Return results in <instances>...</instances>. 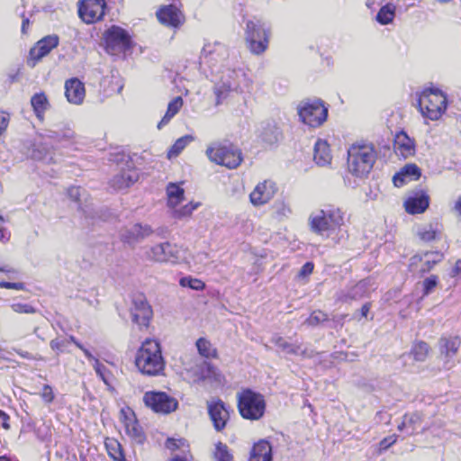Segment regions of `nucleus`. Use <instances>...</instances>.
<instances>
[{
    "instance_id": "nucleus-12",
    "label": "nucleus",
    "mask_w": 461,
    "mask_h": 461,
    "mask_svg": "<svg viewBox=\"0 0 461 461\" xmlns=\"http://www.w3.org/2000/svg\"><path fill=\"white\" fill-rule=\"evenodd\" d=\"M143 402L155 412L165 414L176 411L178 406L177 400L164 392H147L143 396Z\"/></svg>"
},
{
    "instance_id": "nucleus-13",
    "label": "nucleus",
    "mask_w": 461,
    "mask_h": 461,
    "mask_svg": "<svg viewBox=\"0 0 461 461\" xmlns=\"http://www.w3.org/2000/svg\"><path fill=\"white\" fill-rule=\"evenodd\" d=\"M443 259L438 251H426L412 256L410 258L409 269L413 274H424Z\"/></svg>"
},
{
    "instance_id": "nucleus-17",
    "label": "nucleus",
    "mask_w": 461,
    "mask_h": 461,
    "mask_svg": "<svg viewBox=\"0 0 461 461\" xmlns=\"http://www.w3.org/2000/svg\"><path fill=\"white\" fill-rule=\"evenodd\" d=\"M120 420L123 425L125 433L138 443H142L144 440V434L140 426L139 425L135 413L130 408H122L120 411Z\"/></svg>"
},
{
    "instance_id": "nucleus-22",
    "label": "nucleus",
    "mask_w": 461,
    "mask_h": 461,
    "mask_svg": "<svg viewBox=\"0 0 461 461\" xmlns=\"http://www.w3.org/2000/svg\"><path fill=\"white\" fill-rule=\"evenodd\" d=\"M157 17L161 23L171 27H178L185 20L183 14L175 5L160 8L157 12Z\"/></svg>"
},
{
    "instance_id": "nucleus-5",
    "label": "nucleus",
    "mask_w": 461,
    "mask_h": 461,
    "mask_svg": "<svg viewBox=\"0 0 461 461\" xmlns=\"http://www.w3.org/2000/svg\"><path fill=\"white\" fill-rule=\"evenodd\" d=\"M418 103L422 115L436 121L446 111L447 96L438 89L428 88L421 92Z\"/></svg>"
},
{
    "instance_id": "nucleus-57",
    "label": "nucleus",
    "mask_w": 461,
    "mask_h": 461,
    "mask_svg": "<svg viewBox=\"0 0 461 461\" xmlns=\"http://www.w3.org/2000/svg\"><path fill=\"white\" fill-rule=\"evenodd\" d=\"M312 270H313V264L311 262H307L302 267L299 275L301 276H306L312 274Z\"/></svg>"
},
{
    "instance_id": "nucleus-30",
    "label": "nucleus",
    "mask_w": 461,
    "mask_h": 461,
    "mask_svg": "<svg viewBox=\"0 0 461 461\" xmlns=\"http://www.w3.org/2000/svg\"><path fill=\"white\" fill-rule=\"evenodd\" d=\"M422 421V414L419 411L406 413L402 417V422L398 425L400 431H404L408 435H412L420 427Z\"/></svg>"
},
{
    "instance_id": "nucleus-63",
    "label": "nucleus",
    "mask_w": 461,
    "mask_h": 461,
    "mask_svg": "<svg viewBox=\"0 0 461 461\" xmlns=\"http://www.w3.org/2000/svg\"><path fill=\"white\" fill-rule=\"evenodd\" d=\"M452 272H453V273H452V276H456V275H459V274H461V259H460V260H457V261L456 262V265H455V267H454V268H453V271H452Z\"/></svg>"
},
{
    "instance_id": "nucleus-9",
    "label": "nucleus",
    "mask_w": 461,
    "mask_h": 461,
    "mask_svg": "<svg viewBox=\"0 0 461 461\" xmlns=\"http://www.w3.org/2000/svg\"><path fill=\"white\" fill-rule=\"evenodd\" d=\"M298 114L304 124L315 128L326 121L328 109L320 100H307L298 105Z\"/></svg>"
},
{
    "instance_id": "nucleus-35",
    "label": "nucleus",
    "mask_w": 461,
    "mask_h": 461,
    "mask_svg": "<svg viewBox=\"0 0 461 461\" xmlns=\"http://www.w3.org/2000/svg\"><path fill=\"white\" fill-rule=\"evenodd\" d=\"M167 206L171 209L178 206L185 200V190L176 183L167 186Z\"/></svg>"
},
{
    "instance_id": "nucleus-6",
    "label": "nucleus",
    "mask_w": 461,
    "mask_h": 461,
    "mask_svg": "<svg viewBox=\"0 0 461 461\" xmlns=\"http://www.w3.org/2000/svg\"><path fill=\"white\" fill-rule=\"evenodd\" d=\"M206 155L212 162L228 168H236L242 161L240 149L232 144L212 143L207 148Z\"/></svg>"
},
{
    "instance_id": "nucleus-34",
    "label": "nucleus",
    "mask_w": 461,
    "mask_h": 461,
    "mask_svg": "<svg viewBox=\"0 0 461 461\" xmlns=\"http://www.w3.org/2000/svg\"><path fill=\"white\" fill-rule=\"evenodd\" d=\"M271 209L273 216L278 221H285L288 219L293 213L290 202L285 198L276 200L272 204Z\"/></svg>"
},
{
    "instance_id": "nucleus-21",
    "label": "nucleus",
    "mask_w": 461,
    "mask_h": 461,
    "mask_svg": "<svg viewBox=\"0 0 461 461\" xmlns=\"http://www.w3.org/2000/svg\"><path fill=\"white\" fill-rule=\"evenodd\" d=\"M372 284L370 279H364L346 291H341L338 300L342 303H350L367 296L371 292Z\"/></svg>"
},
{
    "instance_id": "nucleus-4",
    "label": "nucleus",
    "mask_w": 461,
    "mask_h": 461,
    "mask_svg": "<svg viewBox=\"0 0 461 461\" xmlns=\"http://www.w3.org/2000/svg\"><path fill=\"white\" fill-rule=\"evenodd\" d=\"M375 158L371 144H353L348 150V170L357 176H364L371 171Z\"/></svg>"
},
{
    "instance_id": "nucleus-47",
    "label": "nucleus",
    "mask_w": 461,
    "mask_h": 461,
    "mask_svg": "<svg viewBox=\"0 0 461 461\" xmlns=\"http://www.w3.org/2000/svg\"><path fill=\"white\" fill-rule=\"evenodd\" d=\"M32 157L36 160H42L46 163L54 162L50 150L44 146H38L33 149Z\"/></svg>"
},
{
    "instance_id": "nucleus-14",
    "label": "nucleus",
    "mask_w": 461,
    "mask_h": 461,
    "mask_svg": "<svg viewBox=\"0 0 461 461\" xmlns=\"http://www.w3.org/2000/svg\"><path fill=\"white\" fill-rule=\"evenodd\" d=\"M131 315L132 321L140 329L147 328L149 325L153 312L142 294H138L133 297Z\"/></svg>"
},
{
    "instance_id": "nucleus-55",
    "label": "nucleus",
    "mask_w": 461,
    "mask_h": 461,
    "mask_svg": "<svg viewBox=\"0 0 461 461\" xmlns=\"http://www.w3.org/2000/svg\"><path fill=\"white\" fill-rule=\"evenodd\" d=\"M0 288L14 289V290H24L25 286H24V284L21 283V282L11 283V282L1 281L0 282Z\"/></svg>"
},
{
    "instance_id": "nucleus-2",
    "label": "nucleus",
    "mask_w": 461,
    "mask_h": 461,
    "mask_svg": "<svg viewBox=\"0 0 461 461\" xmlns=\"http://www.w3.org/2000/svg\"><path fill=\"white\" fill-rule=\"evenodd\" d=\"M312 231L316 234L331 238L339 242L343 238L342 227L345 224L344 212L338 207L328 206L313 211L308 219Z\"/></svg>"
},
{
    "instance_id": "nucleus-37",
    "label": "nucleus",
    "mask_w": 461,
    "mask_h": 461,
    "mask_svg": "<svg viewBox=\"0 0 461 461\" xmlns=\"http://www.w3.org/2000/svg\"><path fill=\"white\" fill-rule=\"evenodd\" d=\"M183 99L180 96L175 97L167 105V112L161 121L158 123V128L161 129L167 125L169 121L179 112L183 106Z\"/></svg>"
},
{
    "instance_id": "nucleus-52",
    "label": "nucleus",
    "mask_w": 461,
    "mask_h": 461,
    "mask_svg": "<svg viewBox=\"0 0 461 461\" xmlns=\"http://www.w3.org/2000/svg\"><path fill=\"white\" fill-rule=\"evenodd\" d=\"M438 285L437 276H430L427 277L423 283V296L429 295Z\"/></svg>"
},
{
    "instance_id": "nucleus-26",
    "label": "nucleus",
    "mask_w": 461,
    "mask_h": 461,
    "mask_svg": "<svg viewBox=\"0 0 461 461\" xmlns=\"http://www.w3.org/2000/svg\"><path fill=\"white\" fill-rule=\"evenodd\" d=\"M429 205V196L424 192L409 196L404 202V208L410 214L422 213Z\"/></svg>"
},
{
    "instance_id": "nucleus-56",
    "label": "nucleus",
    "mask_w": 461,
    "mask_h": 461,
    "mask_svg": "<svg viewBox=\"0 0 461 461\" xmlns=\"http://www.w3.org/2000/svg\"><path fill=\"white\" fill-rule=\"evenodd\" d=\"M9 122V116L7 113H0V135L5 131Z\"/></svg>"
},
{
    "instance_id": "nucleus-44",
    "label": "nucleus",
    "mask_w": 461,
    "mask_h": 461,
    "mask_svg": "<svg viewBox=\"0 0 461 461\" xmlns=\"http://www.w3.org/2000/svg\"><path fill=\"white\" fill-rule=\"evenodd\" d=\"M438 232L437 224H427L418 230V236L421 240L429 242L437 239Z\"/></svg>"
},
{
    "instance_id": "nucleus-60",
    "label": "nucleus",
    "mask_w": 461,
    "mask_h": 461,
    "mask_svg": "<svg viewBox=\"0 0 461 461\" xmlns=\"http://www.w3.org/2000/svg\"><path fill=\"white\" fill-rule=\"evenodd\" d=\"M83 353L84 355L86 356V357L89 360V361H92L93 363H95V359H97L86 348H85L83 345H82V348H79Z\"/></svg>"
},
{
    "instance_id": "nucleus-64",
    "label": "nucleus",
    "mask_w": 461,
    "mask_h": 461,
    "mask_svg": "<svg viewBox=\"0 0 461 461\" xmlns=\"http://www.w3.org/2000/svg\"><path fill=\"white\" fill-rule=\"evenodd\" d=\"M17 353L23 358H26V359H32V356L31 353L27 352V351H17Z\"/></svg>"
},
{
    "instance_id": "nucleus-38",
    "label": "nucleus",
    "mask_w": 461,
    "mask_h": 461,
    "mask_svg": "<svg viewBox=\"0 0 461 461\" xmlns=\"http://www.w3.org/2000/svg\"><path fill=\"white\" fill-rule=\"evenodd\" d=\"M216 370L205 361H202L195 366V372L194 375V382L204 381L212 376L216 377Z\"/></svg>"
},
{
    "instance_id": "nucleus-41",
    "label": "nucleus",
    "mask_w": 461,
    "mask_h": 461,
    "mask_svg": "<svg viewBox=\"0 0 461 461\" xmlns=\"http://www.w3.org/2000/svg\"><path fill=\"white\" fill-rule=\"evenodd\" d=\"M31 104L37 117L41 120L43 113L49 108V102L46 95L42 93L35 94L32 97Z\"/></svg>"
},
{
    "instance_id": "nucleus-40",
    "label": "nucleus",
    "mask_w": 461,
    "mask_h": 461,
    "mask_svg": "<svg viewBox=\"0 0 461 461\" xmlns=\"http://www.w3.org/2000/svg\"><path fill=\"white\" fill-rule=\"evenodd\" d=\"M200 206V203L190 202L181 207L176 206L171 208L172 217L182 220L192 215L193 212Z\"/></svg>"
},
{
    "instance_id": "nucleus-62",
    "label": "nucleus",
    "mask_w": 461,
    "mask_h": 461,
    "mask_svg": "<svg viewBox=\"0 0 461 461\" xmlns=\"http://www.w3.org/2000/svg\"><path fill=\"white\" fill-rule=\"evenodd\" d=\"M370 307H371V305H370V303H366L362 306V308H361V315H362L363 317H366V318L367 317V314H368V312H369V311H370Z\"/></svg>"
},
{
    "instance_id": "nucleus-8",
    "label": "nucleus",
    "mask_w": 461,
    "mask_h": 461,
    "mask_svg": "<svg viewBox=\"0 0 461 461\" xmlns=\"http://www.w3.org/2000/svg\"><path fill=\"white\" fill-rule=\"evenodd\" d=\"M104 41L107 53L120 55L132 46L131 37L124 29L113 25L104 33Z\"/></svg>"
},
{
    "instance_id": "nucleus-16",
    "label": "nucleus",
    "mask_w": 461,
    "mask_h": 461,
    "mask_svg": "<svg viewBox=\"0 0 461 461\" xmlns=\"http://www.w3.org/2000/svg\"><path fill=\"white\" fill-rule=\"evenodd\" d=\"M104 8V0H84L79 6L78 14L86 23H93L102 19Z\"/></svg>"
},
{
    "instance_id": "nucleus-51",
    "label": "nucleus",
    "mask_w": 461,
    "mask_h": 461,
    "mask_svg": "<svg viewBox=\"0 0 461 461\" xmlns=\"http://www.w3.org/2000/svg\"><path fill=\"white\" fill-rule=\"evenodd\" d=\"M327 319L328 317L326 313L321 311H315L311 314V316L305 321L304 323L309 326H315L327 321Z\"/></svg>"
},
{
    "instance_id": "nucleus-49",
    "label": "nucleus",
    "mask_w": 461,
    "mask_h": 461,
    "mask_svg": "<svg viewBox=\"0 0 461 461\" xmlns=\"http://www.w3.org/2000/svg\"><path fill=\"white\" fill-rule=\"evenodd\" d=\"M10 308L16 313L32 314L37 312L32 304L23 303H13Z\"/></svg>"
},
{
    "instance_id": "nucleus-24",
    "label": "nucleus",
    "mask_w": 461,
    "mask_h": 461,
    "mask_svg": "<svg viewBox=\"0 0 461 461\" xmlns=\"http://www.w3.org/2000/svg\"><path fill=\"white\" fill-rule=\"evenodd\" d=\"M394 150L398 156L410 158L415 154V141L406 132L400 131L394 137Z\"/></svg>"
},
{
    "instance_id": "nucleus-19",
    "label": "nucleus",
    "mask_w": 461,
    "mask_h": 461,
    "mask_svg": "<svg viewBox=\"0 0 461 461\" xmlns=\"http://www.w3.org/2000/svg\"><path fill=\"white\" fill-rule=\"evenodd\" d=\"M59 39L55 34L48 35L40 40L30 50V61H33L32 66H35L37 61L48 55L59 45Z\"/></svg>"
},
{
    "instance_id": "nucleus-27",
    "label": "nucleus",
    "mask_w": 461,
    "mask_h": 461,
    "mask_svg": "<svg viewBox=\"0 0 461 461\" xmlns=\"http://www.w3.org/2000/svg\"><path fill=\"white\" fill-rule=\"evenodd\" d=\"M420 176V169L414 164H408L394 175L393 181L395 186L400 187L408 182L419 179Z\"/></svg>"
},
{
    "instance_id": "nucleus-53",
    "label": "nucleus",
    "mask_w": 461,
    "mask_h": 461,
    "mask_svg": "<svg viewBox=\"0 0 461 461\" xmlns=\"http://www.w3.org/2000/svg\"><path fill=\"white\" fill-rule=\"evenodd\" d=\"M40 395H41L42 401L47 404L51 403L55 399V393L53 392V389L49 384L43 385L42 390L40 393Z\"/></svg>"
},
{
    "instance_id": "nucleus-54",
    "label": "nucleus",
    "mask_w": 461,
    "mask_h": 461,
    "mask_svg": "<svg viewBox=\"0 0 461 461\" xmlns=\"http://www.w3.org/2000/svg\"><path fill=\"white\" fill-rule=\"evenodd\" d=\"M68 344V340L65 339H54L50 342V348L54 350L57 355L62 353Z\"/></svg>"
},
{
    "instance_id": "nucleus-10",
    "label": "nucleus",
    "mask_w": 461,
    "mask_h": 461,
    "mask_svg": "<svg viewBox=\"0 0 461 461\" xmlns=\"http://www.w3.org/2000/svg\"><path fill=\"white\" fill-rule=\"evenodd\" d=\"M269 30L259 21H249L246 25V41L250 51L259 55L268 46Z\"/></svg>"
},
{
    "instance_id": "nucleus-3",
    "label": "nucleus",
    "mask_w": 461,
    "mask_h": 461,
    "mask_svg": "<svg viewBox=\"0 0 461 461\" xmlns=\"http://www.w3.org/2000/svg\"><path fill=\"white\" fill-rule=\"evenodd\" d=\"M135 365L144 375H159L165 367L159 343L154 339H146L137 352Z\"/></svg>"
},
{
    "instance_id": "nucleus-45",
    "label": "nucleus",
    "mask_w": 461,
    "mask_h": 461,
    "mask_svg": "<svg viewBox=\"0 0 461 461\" xmlns=\"http://www.w3.org/2000/svg\"><path fill=\"white\" fill-rule=\"evenodd\" d=\"M166 447L171 451L182 449L185 455H188L189 444L185 438H167Z\"/></svg>"
},
{
    "instance_id": "nucleus-50",
    "label": "nucleus",
    "mask_w": 461,
    "mask_h": 461,
    "mask_svg": "<svg viewBox=\"0 0 461 461\" xmlns=\"http://www.w3.org/2000/svg\"><path fill=\"white\" fill-rule=\"evenodd\" d=\"M93 367L96 373V375L103 380V382L109 385V371L98 359H95V363H93Z\"/></svg>"
},
{
    "instance_id": "nucleus-29",
    "label": "nucleus",
    "mask_w": 461,
    "mask_h": 461,
    "mask_svg": "<svg viewBox=\"0 0 461 461\" xmlns=\"http://www.w3.org/2000/svg\"><path fill=\"white\" fill-rule=\"evenodd\" d=\"M429 351V347L427 343L423 341L415 343L411 352L402 357L404 365H409V361H411L410 365H413V362H424L428 357Z\"/></svg>"
},
{
    "instance_id": "nucleus-58",
    "label": "nucleus",
    "mask_w": 461,
    "mask_h": 461,
    "mask_svg": "<svg viewBox=\"0 0 461 461\" xmlns=\"http://www.w3.org/2000/svg\"><path fill=\"white\" fill-rule=\"evenodd\" d=\"M395 441H396V437L391 436L389 438H384L380 442V447L383 449H387L390 446H392L393 443H395Z\"/></svg>"
},
{
    "instance_id": "nucleus-32",
    "label": "nucleus",
    "mask_w": 461,
    "mask_h": 461,
    "mask_svg": "<svg viewBox=\"0 0 461 461\" xmlns=\"http://www.w3.org/2000/svg\"><path fill=\"white\" fill-rule=\"evenodd\" d=\"M315 162L319 166H327L331 161V154L330 150L329 144L327 141L322 140H318L314 145V155H313Z\"/></svg>"
},
{
    "instance_id": "nucleus-15",
    "label": "nucleus",
    "mask_w": 461,
    "mask_h": 461,
    "mask_svg": "<svg viewBox=\"0 0 461 461\" xmlns=\"http://www.w3.org/2000/svg\"><path fill=\"white\" fill-rule=\"evenodd\" d=\"M277 185L272 180L259 182L249 194V201L255 207L268 203L277 193Z\"/></svg>"
},
{
    "instance_id": "nucleus-23",
    "label": "nucleus",
    "mask_w": 461,
    "mask_h": 461,
    "mask_svg": "<svg viewBox=\"0 0 461 461\" xmlns=\"http://www.w3.org/2000/svg\"><path fill=\"white\" fill-rule=\"evenodd\" d=\"M272 342L280 350L286 354L301 356L303 357H312L313 356V352L312 350H308V348H305L303 344L290 343L280 336H274L272 338Z\"/></svg>"
},
{
    "instance_id": "nucleus-28",
    "label": "nucleus",
    "mask_w": 461,
    "mask_h": 461,
    "mask_svg": "<svg viewBox=\"0 0 461 461\" xmlns=\"http://www.w3.org/2000/svg\"><path fill=\"white\" fill-rule=\"evenodd\" d=\"M139 179V173L135 169H127L116 175L112 180V186L117 190H122Z\"/></svg>"
},
{
    "instance_id": "nucleus-59",
    "label": "nucleus",
    "mask_w": 461,
    "mask_h": 461,
    "mask_svg": "<svg viewBox=\"0 0 461 461\" xmlns=\"http://www.w3.org/2000/svg\"><path fill=\"white\" fill-rule=\"evenodd\" d=\"M193 456L190 453L188 455L179 456L176 455L174 456L170 461H192Z\"/></svg>"
},
{
    "instance_id": "nucleus-20",
    "label": "nucleus",
    "mask_w": 461,
    "mask_h": 461,
    "mask_svg": "<svg viewBox=\"0 0 461 461\" xmlns=\"http://www.w3.org/2000/svg\"><path fill=\"white\" fill-rule=\"evenodd\" d=\"M461 341L458 337L441 338L438 342L440 356L445 359V367L451 368Z\"/></svg>"
},
{
    "instance_id": "nucleus-31",
    "label": "nucleus",
    "mask_w": 461,
    "mask_h": 461,
    "mask_svg": "<svg viewBox=\"0 0 461 461\" xmlns=\"http://www.w3.org/2000/svg\"><path fill=\"white\" fill-rule=\"evenodd\" d=\"M249 461H272V447L266 440L256 443L251 450Z\"/></svg>"
},
{
    "instance_id": "nucleus-18",
    "label": "nucleus",
    "mask_w": 461,
    "mask_h": 461,
    "mask_svg": "<svg viewBox=\"0 0 461 461\" xmlns=\"http://www.w3.org/2000/svg\"><path fill=\"white\" fill-rule=\"evenodd\" d=\"M208 412L216 430L221 431L229 420V411L221 400H212L207 402Z\"/></svg>"
},
{
    "instance_id": "nucleus-46",
    "label": "nucleus",
    "mask_w": 461,
    "mask_h": 461,
    "mask_svg": "<svg viewBox=\"0 0 461 461\" xmlns=\"http://www.w3.org/2000/svg\"><path fill=\"white\" fill-rule=\"evenodd\" d=\"M196 347L199 354L204 357H212L216 354V349L212 346L210 341L205 339H199L196 341Z\"/></svg>"
},
{
    "instance_id": "nucleus-42",
    "label": "nucleus",
    "mask_w": 461,
    "mask_h": 461,
    "mask_svg": "<svg viewBox=\"0 0 461 461\" xmlns=\"http://www.w3.org/2000/svg\"><path fill=\"white\" fill-rule=\"evenodd\" d=\"M212 455L214 461H233V456L230 448L221 442L215 444Z\"/></svg>"
},
{
    "instance_id": "nucleus-11",
    "label": "nucleus",
    "mask_w": 461,
    "mask_h": 461,
    "mask_svg": "<svg viewBox=\"0 0 461 461\" xmlns=\"http://www.w3.org/2000/svg\"><path fill=\"white\" fill-rule=\"evenodd\" d=\"M145 256L146 258L154 262L176 263L182 258V249L176 244L162 242L147 249Z\"/></svg>"
},
{
    "instance_id": "nucleus-48",
    "label": "nucleus",
    "mask_w": 461,
    "mask_h": 461,
    "mask_svg": "<svg viewBox=\"0 0 461 461\" xmlns=\"http://www.w3.org/2000/svg\"><path fill=\"white\" fill-rule=\"evenodd\" d=\"M179 284L183 287H189L193 290H203L204 288V283L197 278H193L191 276L182 277L179 281Z\"/></svg>"
},
{
    "instance_id": "nucleus-61",
    "label": "nucleus",
    "mask_w": 461,
    "mask_h": 461,
    "mask_svg": "<svg viewBox=\"0 0 461 461\" xmlns=\"http://www.w3.org/2000/svg\"><path fill=\"white\" fill-rule=\"evenodd\" d=\"M68 194L69 195L75 199V200H78V196L80 194V189L79 187H71L69 190H68Z\"/></svg>"
},
{
    "instance_id": "nucleus-7",
    "label": "nucleus",
    "mask_w": 461,
    "mask_h": 461,
    "mask_svg": "<svg viewBox=\"0 0 461 461\" xmlns=\"http://www.w3.org/2000/svg\"><path fill=\"white\" fill-rule=\"evenodd\" d=\"M238 399L239 410L243 418L254 420L264 415L266 402L260 393L247 389L239 394Z\"/></svg>"
},
{
    "instance_id": "nucleus-36",
    "label": "nucleus",
    "mask_w": 461,
    "mask_h": 461,
    "mask_svg": "<svg viewBox=\"0 0 461 461\" xmlns=\"http://www.w3.org/2000/svg\"><path fill=\"white\" fill-rule=\"evenodd\" d=\"M104 445L109 456L113 458V461H127L122 447L117 439L107 438L104 441Z\"/></svg>"
},
{
    "instance_id": "nucleus-43",
    "label": "nucleus",
    "mask_w": 461,
    "mask_h": 461,
    "mask_svg": "<svg viewBox=\"0 0 461 461\" xmlns=\"http://www.w3.org/2000/svg\"><path fill=\"white\" fill-rule=\"evenodd\" d=\"M194 140V137L192 135H185L176 140L174 145L170 148L167 153L168 158L177 157L182 150L192 141Z\"/></svg>"
},
{
    "instance_id": "nucleus-39",
    "label": "nucleus",
    "mask_w": 461,
    "mask_h": 461,
    "mask_svg": "<svg viewBox=\"0 0 461 461\" xmlns=\"http://www.w3.org/2000/svg\"><path fill=\"white\" fill-rule=\"evenodd\" d=\"M396 7L393 4H386L382 6L375 16V20L382 25H387L393 22Z\"/></svg>"
},
{
    "instance_id": "nucleus-33",
    "label": "nucleus",
    "mask_w": 461,
    "mask_h": 461,
    "mask_svg": "<svg viewBox=\"0 0 461 461\" xmlns=\"http://www.w3.org/2000/svg\"><path fill=\"white\" fill-rule=\"evenodd\" d=\"M152 232L150 226L135 223L126 230L123 237L128 242H133L149 237Z\"/></svg>"
},
{
    "instance_id": "nucleus-25",
    "label": "nucleus",
    "mask_w": 461,
    "mask_h": 461,
    "mask_svg": "<svg viewBox=\"0 0 461 461\" xmlns=\"http://www.w3.org/2000/svg\"><path fill=\"white\" fill-rule=\"evenodd\" d=\"M65 95L68 101L74 104H82L86 90L84 84L77 78H71L65 83Z\"/></svg>"
},
{
    "instance_id": "nucleus-1",
    "label": "nucleus",
    "mask_w": 461,
    "mask_h": 461,
    "mask_svg": "<svg viewBox=\"0 0 461 461\" xmlns=\"http://www.w3.org/2000/svg\"><path fill=\"white\" fill-rule=\"evenodd\" d=\"M227 57L228 50L226 46L218 41L204 43L200 55V64L210 68L212 73L219 74V78L214 86L216 105L221 104L229 94L237 90L239 86L237 79L240 71L222 68Z\"/></svg>"
}]
</instances>
